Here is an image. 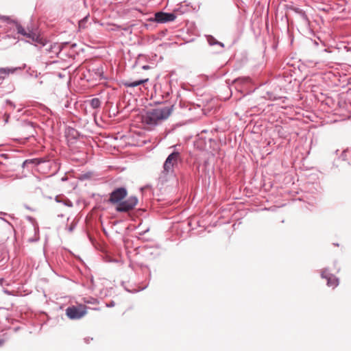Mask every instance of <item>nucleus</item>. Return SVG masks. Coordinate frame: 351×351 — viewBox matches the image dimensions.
Wrapping results in <instances>:
<instances>
[{
    "label": "nucleus",
    "mask_w": 351,
    "mask_h": 351,
    "mask_svg": "<svg viewBox=\"0 0 351 351\" xmlns=\"http://www.w3.org/2000/svg\"><path fill=\"white\" fill-rule=\"evenodd\" d=\"M173 106H167L147 110L143 116V123L149 129H152L162 121L167 119L172 113Z\"/></svg>",
    "instance_id": "1"
},
{
    "label": "nucleus",
    "mask_w": 351,
    "mask_h": 351,
    "mask_svg": "<svg viewBox=\"0 0 351 351\" xmlns=\"http://www.w3.org/2000/svg\"><path fill=\"white\" fill-rule=\"evenodd\" d=\"M1 18L4 21H8V23L5 27V35L0 40V43H5V47H8L19 40L17 36L18 23L9 21V18L5 16H1Z\"/></svg>",
    "instance_id": "2"
},
{
    "label": "nucleus",
    "mask_w": 351,
    "mask_h": 351,
    "mask_svg": "<svg viewBox=\"0 0 351 351\" xmlns=\"http://www.w3.org/2000/svg\"><path fill=\"white\" fill-rule=\"evenodd\" d=\"M86 308L83 304L69 306L66 309V315L71 319H79L86 314Z\"/></svg>",
    "instance_id": "3"
},
{
    "label": "nucleus",
    "mask_w": 351,
    "mask_h": 351,
    "mask_svg": "<svg viewBox=\"0 0 351 351\" xmlns=\"http://www.w3.org/2000/svg\"><path fill=\"white\" fill-rule=\"evenodd\" d=\"M19 35H22L29 38L32 42L40 44L43 47L45 46V43H43L42 39L34 32L29 29H25L18 23L17 36L19 38Z\"/></svg>",
    "instance_id": "4"
},
{
    "label": "nucleus",
    "mask_w": 351,
    "mask_h": 351,
    "mask_svg": "<svg viewBox=\"0 0 351 351\" xmlns=\"http://www.w3.org/2000/svg\"><path fill=\"white\" fill-rule=\"evenodd\" d=\"M138 203L136 196H131L125 201H121L117 205L116 210L118 212H128L132 210Z\"/></svg>",
    "instance_id": "5"
},
{
    "label": "nucleus",
    "mask_w": 351,
    "mask_h": 351,
    "mask_svg": "<svg viewBox=\"0 0 351 351\" xmlns=\"http://www.w3.org/2000/svg\"><path fill=\"white\" fill-rule=\"evenodd\" d=\"M127 193V190L123 187L116 189L110 193L109 202L118 204L126 197Z\"/></svg>",
    "instance_id": "6"
},
{
    "label": "nucleus",
    "mask_w": 351,
    "mask_h": 351,
    "mask_svg": "<svg viewBox=\"0 0 351 351\" xmlns=\"http://www.w3.org/2000/svg\"><path fill=\"white\" fill-rule=\"evenodd\" d=\"M49 159L46 158H33L25 160L23 163V167H39V170L42 169L41 166L49 167Z\"/></svg>",
    "instance_id": "7"
},
{
    "label": "nucleus",
    "mask_w": 351,
    "mask_h": 351,
    "mask_svg": "<svg viewBox=\"0 0 351 351\" xmlns=\"http://www.w3.org/2000/svg\"><path fill=\"white\" fill-rule=\"evenodd\" d=\"M176 18V16L173 13L158 12L155 14L154 19L152 21L158 23H165L173 21Z\"/></svg>",
    "instance_id": "8"
},
{
    "label": "nucleus",
    "mask_w": 351,
    "mask_h": 351,
    "mask_svg": "<svg viewBox=\"0 0 351 351\" xmlns=\"http://www.w3.org/2000/svg\"><path fill=\"white\" fill-rule=\"evenodd\" d=\"M322 277L327 280V285L328 287H332L334 288L339 285V279L334 275L328 273L327 270L322 271Z\"/></svg>",
    "instance_id": "9"
},
{
    "label": "nucleus",
    "mask_w": 351,
    "mask_h": 351,
    "mask_svg": "<svg viewBox=\"0 0 351 351\" xmlns=\"http://www.w3.org/2000/svg\"><path fill=\"white\" fill-rule=\"evenodd\" d=\"M178 155H169L164 163V171L169 173L172 171L173 165L177 162Z\"/></svg>",
    "instance_id": "10"
},
{
    "label": "nucleus",
    "mask_w": 351,
    "mask_h": 351,
    "mask_svg": "<svg viewBox=\"0 0 351 351\" xmlns=\"http://www.w3.org/2000/svg\"><path fill=\"white\" fill-rule=\"evenodd\" d=\"M22 129L24 132L26 133L27 136L25 138H28L30 136H34L35 133V128L34 123L29 121H25L23 123Z\"/></svg>",
    "instance_id": "11"
},
{
    "label": "nucleus",
    "mask_w": 351,
    "mask_h": 351,
    "mask_svg": "<svg viewBox=\"0 0 351 351\" xmlns=\"http://www.w3.org/2000/svg\"><path fill=\"white\" fill-rule=\"evenodd\" d=\"M206 40L210 46H216L219 49L217 52H221L224 47V44L221 42L218 41L214 36L211 35L206 36Z\"/></svg>",
    "instance_id": "12"
},
{
    "label": "nucleus",
    "mask_w": 351,
    "mask_h": 351,
    "mask_svg": "<svg viewBox=\"0 0 351 351\" xmlns=\"http://www.w3.org/2000/svg\"><path fill=\"white\" fill-rule=\"evenodd\" d=\"M21 69V67L0 68V80L5 79L10 73H14L16 71Z\"/></svg>",
    "instance_id": "13"
},
{
    "label": "nucleus",
    "mask_w": 351,
    "mask_h": 351,
    "mask_svg": "<svg viewBox=\"0 0 351 351\" xmlns=\"http://www.w3.org/2000/svg\"><path fill=\"white\" fill-rule=\"evenodd\" d=\"M147 81H148V79L138 80H135V81H133V82H132L130 80H127V81L123 82V84L125 87L134 88V87L138 86L139 85H141V84L147 82Z\"/></svg>",
    "instance_id": "14"
},
{
    "label": "nucleus",
    "mask_w": 351,
    "mask_h": 351,
    "mask_svg": "<svg viewBox=\"0 0 351 351\" xmlns=\"http://www.w3.org/2000/svg\"><path fill=\"white\" fill-rule=\"evenodd\" d=\"M66 136L68 138L75 139L78 136V132L72 128H68L66 130Z\"/></svg>",
    "instance_id": "15"
},
{
    "label": "nucleus",
    "mask_w": 351,
    "mask_h": 351,
    "mask_svg": "<svg viewBox=\"0 0 351 351\" xmlns=\"http://www.w3.org/2000/svg\"><path fill=\"white\" fill-rule=\"evenodd\" d=\"M90 104L93 108L96 109L99 108L101 101L98 98H93L90 101Z\"/></svg>",
    "instance_id": "16"
},
{
    "label": "nucleus",
    "mask_w": 351,
    "mask_h": 351,
    "mask_svg": "<svg viewBox=\"0 0 351 351\" xmlns=\"http://www.w3.org/2000/svg\"><path fill=\"white\" fill-rule=\"evenodd\" d=\"M299 16L304 21L305 23H308V19L304 10L300 11Z\"/></svg>",
    "instance_id": "17"
},
{
    "label": "nucleus",
    "mask_w": 351,
    "mask_h": 351,
    "mask_svg": "<svg viewBox=\"0 0 351 351\" xmlns=\"http://www.w3.org/2000/svg\"><path fill=\"white\" fill-rule=\"evenodd\" d=\"M69 45L71 47V48L73 49L77 46V44L73 43V44L70 45L69 43H61V45H60V47H61L60 49H63Z\"/></svg>",
    "instance_id": "18"
},
{
    "label": "nucleus",
    "mask_w": 351,
    "mask_h": 351,
    "mask_svg": "<svg viewBox=\"0 0 351 351\" xmlns=\"http://www.w3.org/2000/svg\"><path fill=\"white\" fill-rule=\"evenodd\" d=\"M88 20V16H85L84 19H82V20H80L79 21V27L80 28H85L86 27V23Z\"/></svg>",
    "instance_id": "19"
},
{
    "label": "nucleus",
    "mask_w": 351,
    "mask_h": 351,
    "mask_svg": "<svg viewBox=\"0 0 351 351\" xmlns=\"http://www.w3.org/2000/svg\"><path fill=\"white\" fill-rule=\"evenodd\" d=\"M247 81V78H237L234 80V83H245Z\"/></svg>",
    "instance_id": "20"
},
{
    "label": "nucleus",
    "mask_w": 351,
    "mask_h": 351,
    "mask_svg": "<svg viewBox=\"0 0 351 351\" xmlns=\"http://www.w3.org/2000/svg\"><path fill=\"white\" fill-rule=\"evenodd\" d=\"M6 104L9 106H10L12 108H15V104L10 100H6Z\"/></svg>",
    "instance_id": "21"
},
{
    "label": "nucleus",
    "mask_w": 351,
    "mask_h": 351,
    "mask_svg": "<svg viewBox=\"0 0 351 351\" xmlns=\"http://www.w3.org/2000/svg\"><path fill=\"white\" fill-rule=\"evenodd\" d=\"M75 228V224L73 223L70 227L68 228V230L69 232H72Z\"/></svg>",
    "instance_id": "22"
},
{
    "label": "nucleus",
    "mask_w": 351,
    "mask_h": 351,
    "mask_svg": "<svg viewBox=\"0 0 351 351\" xmlns=\"http://www.w3.org/2000/svg\"><path fill=\"white\" fill-rule=\"evenodd\" d=\"M293 10H294V12H295V13H297V14H300V11H302V9H300V8H294Z\"/></svg>",
    "instance_id": "23"
},
{
    "label": "nucleus",
    "mask_w": 351,
    "mask_h": 351,
    "mask_svg": "<svg viewBox=\"0 0 351 351\" xmlns=\"http://www.w3.org/2000/svg\"><path fill=\"white\" fill-rule=\"evenodd\" d=\"M350 152V150L349 149V148L343 149L341 151V154H346V153H347V152Z\"/></svg>",
    "instance_id": "24"
},
{
    "label": "nucleus",
    "mask_w": 351,
    "mask_h": 351,
    "mask_svg": "<svg viewBox=\"0 0 351 351\" xmlns=\"http://www.w3.org/2000/svg\"><path fill=\"white\" fill-rule=\"evenodd\" d=\"M114 306V302H111L110 304H107L108 307H112V306Z\"/></svg>",
    "instance_id": "25"
},
{
    "label": "nucleus",
    "mask_w": 351,
    "mask_h": 351,
    "mask_svg": "<svg viewBox=\"0 0 351 351\" xmlns=\"http://www.w3.org/2000/svg\"><path fill=\"white\" fill-rule=\"evenodd\" d=\"M276 130H278V132L280 134L281 130H282V127H276Z\"/></svg>",
    "instance_id": "26"
},
{
    "label": "nucleus",
    "mask_w": 351,
    "mask_h": 351,
    "mask_svg": "<svg viewBox=\"0 0 351 351\" xmlns=\"http://www.w3.org/2000/svg\"><path fill=\"white\" fill-rule=\"evenodd\" d=\"M171 154H180V153L178 152H176V151H172Z\"/></svg>",
    "instance_id": "27"
},
{
    "label": "nucleus",
    "mask_w": 351,
    "mask_h": 351,
    "mask_svg": "<svg viewBox=\"0 0 351 351\" xmlns=\"http://www.w3.org/2000/svg\"><path fill=\"white\" fill-rule=\"evenodd\" d=\"M3 340L0 339V346L3 344Z\"/></svg>",
    "instance_id": "28"
},
{
    "label": "nucleus",
    "mask_w": 351,
    "mask_h": 351,
    "mask_svg": "<svg viewBox=\"0 0 351 351\" xmlns=\"http://www.w3.org/2000/svg\"><path fill=\"white\" fill-rule=\"evenodd\" d=\"M86 162V160L85 159H83L82 161V164H84Z\"/></svg>",
    "instance_id": "29"
},
{
    "label": "nucleus",
    "mask_w": 351,
    "mask_h": 351,
    "mask_svg": "<svg viewBox=\"0 0 351 351\" xmlns=\"http://www.w3.org/2000/svg\"><path fill=\"white\" fill-rule=\"evenodd\" d=\"M148 67H149L148 66H143V68L144 69H147Z\"/></svg>",
    "instance_id": "30"
},
{
    "label": "nucleus",
    "mask_w": 351,
    "mask_h": 351,
    "mask_svg": "<svg viewBox=\"0 0 351 351\" xmlns=\"http://www.w3.org/2000/svg\"><path fill=\"white\" fill-rule=\"evenodd\" d=\"M280 136H284V134H282V132H280Z\"/></svg>",
    "instance_id": "31"
},
{
    "label": "nucleus",
    "mask_w": 351,
    "mask_h": 351,
    "mask_svg": "<svg viewBox=\"0 0 351 351\" xmlns=\"http://www.w3.org/2000/svg\"><path fill=\"white\" fill-rule=\"evenodd\" d=\"M338 152H339V149H337V150L335 151V154H337V153H338Z\"/></svg>",
    "instance_id": "32"
},
{
    "label": "nucleus",
    "mask_w": 351,
    "mask_h": 351,
    "mask_svg": "<svg viewBox=\"0 0 351 351\" xmlns=\"http://www.w3.org/2000/svg\"><path fill=\"white\" fill-rule=\"evenodd\" d=\"M1 214L3 215H7L6 213H1Z\"/></svg>",
    "instance_id": "33"
},
{
    "label": "nucleus",
    "mask_w": 351,
    "mask_h": 351,
    "mask_svg": "<svg viewBox=\"0 0 351 351\" xmlns=\"http://www.w3.org/2000/svg\"><path fill=\"white\" fill-rule=\"evenodd\" d=\"M1 219L3 221H6L5 219H3V218H1Z\"/></svg>",
    "instance_id": "34"
},
{
    "label": "nucleus",
    "mask_w": 351,
    "mask_h": 351,
    "mask_svg": "<svg viewBox=\"0 0 351 351\" xmlns=\"http://www.w3.org/2000/svg\"><path fill=\"white\" fill-rule=\"evenodd\" d=\"M85 341H86V343L88 342V340L87 339H85Z\"/></svg>",
    "instance_id": "35"
}]
</instances>
